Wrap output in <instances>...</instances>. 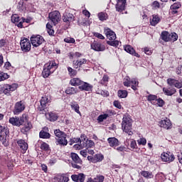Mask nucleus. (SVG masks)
Here are the masks:
<instances>
[{
    "mask_svg": "<svg viewBox=\"0 0 182 182\" xmlns=\"http://www.w3.org/2000/svg\"><path fill=\"white\" fill-rule=\"evenodd\" d=\"M132 118H130V115H124L122 122V129L123 132L129 134V136L133 134V132H132Z\"/></svg>",
    "mask_w": 182,
    "mask_h": 182,
    "instance_id": "nucleus-1",
    "label": "nucleus"
},
{
    "mask_svg": "<svg viewBox=\"0 0 182 182\" xmlns=\"http://www.w3.org/2000/svg\"><path fill=\"white\" fill-rule=\"evenodd\" d=\"M104 32L109 39V41H107V45L115 48L119 46V41L116 40V33L113 31L110 28H105Z\"/></svg>",
    "mask_w": 182,
    "mask_h": 182,
    "instance_id": "nucleus-2",
    "label": "nucleus"
},
{
    "mask_svg": "<svg viewBox=\"0 0 182 182\" xmlns=\"http://www.w3.org/2000/svg\"><path fill=\"white\" fill-rule=\"evenodd\" d=\"M28 122V114H23L21 117H11L9 120L10 124L12 126H16L20 127V126H23L24 123Z\"/></svg>",
    "mask_w": 182,
    "mask_h": 182,
    "instance_id": "nucleus-3",
    "label": "nucleus"
},
{
    "mask_svg": "<svg viewBox=\"0 0 182 182\" xmlns=\"http://www.w3.org/2000/svg\"><path fill=\"white\" fill-rule=\"evenodd\" d=\"M57 68L58 65H56V63H55V61H50V63H47L44 65V68L42 72L43 77L44 78L49 77V75L51 73H53Z\"/></svg>",
    "mask_w": 182,
    "mask_h": 182,
    "instance_id": "nucleus-4",
    "label": "nucleus"
},
{
    "mask_svg": "<svg viewBox=\"0 0 182 182\" xmlns=\"http://www.w3.org/2000/svg\"><path fill=\"white\" fill-rule=\"evenodd\" d=\"M161 38L164 42H176L178 39V36L176 33H168V31H162Z\"/></svg>",
    "mask_w": 182,
    "mask_h": 182,
    "instance_id": "nucleus-5",
    "label": "nucleus"
},
{
    "mask_svg": "<svg viewBox=\"0 0 182 182\" xmlns=\"http://www.w3.org/2000/svg\"><path fill=\"white\" fill-rule=\"evenodd\" d=\"M8 137H9V129L5 125H0V141L3 144H6Z\"/></svg>",
    "mask_w": 182,
    "mask_h": 182,
    "instance_id": "nucleus-6",
    "label": "nucleus"
},
{
    "mask_svg": "<svg viewBox=\"0 0 182 182\" xmlns=\"http://www.w3.org/2000/svg\"><path fill=\"white\" fill-rule=\"evenodd\" d=\"M26 107V105L25 104V101L21 100L16 102L14 105V114H20V113H22L23 110H25Z\"/></svg>",
    "mask_w": 182,
    "mask_h": 182,
    "instance_id": "nucleus-7",
    "label": "nucleus"
},
{
    "mask_svg": "<svg viewBox=\"0 0 182 182\" xmlns=\"http://www.w3.org/2000/svg\"><path fill=\"white\" fill-rule=\"evenodd\" d=\"M31 45L34 48H38V46H41V45H42L43 42H45V38H43V37H42V36L40 35L33 36L31 38Z\"/></svg>",
    "mask_w": 182,
    "mask_h": 182,
    "instance_id": "nucleus-8",
    "label": "nucleus"
},
{
    "mask_svg": "<svg viewBox=\"0 0 182 182\" xmlns=\"http://www.w3.org/2000/svg\"><path fill=\"white\" fill-rule=\"evenodd\" d=\"M49 102V99L46 97V95L41 97V100H40V105L38 107V110L41 112L42 114H46V111L45 109H46V106Z\"/></svg>",
    "mask_w": 182,
    "mask_h": 182,
    "instance_id": "nucleus-9",
    "label": "nucleus"
},
{
    "mask_svg": "<svg viewBox=\"0 0 182 182\" xmlns=\"http://www.w3.org/2000/svg\"><path fill=\"white\" fill-rule=\"evenodd\" d=\"M18 89V84L13 83L11 85L5 84L3 86V93L4 95H10L11 92H15Z\"/></svg>",
    "mask_w": 182,
    "mask_h": 182,
    "instance_id": "nucleus-10",
    "label": "nucleus"
},
{
    "mask_svg": "<svg viewBox=\"0 0 182 182\" xmlns=\"http://www.w3.org/2000/svg\"><path fill=\"white\" fill-rule=\"evenodd\" d=\"M48 18H50L54 25H57V23L60 21V13L58 11H52L49 14Z\"/></svg>",
    "mask_w": 182,
    "mask_h": 182,
    "instance_id": "nucleus-11",
    "label": "nucleus"
},
{
    "mask_svg": "<svg viewBox=\"0 0 182 182\" xmlns=\"http://www.w3.org/2000/svg\"><path fill=\"white\" fill-rule=\"evenodd\" d=\"M20 45L21 50H23V52H29V50H31V45L29 39L24 38L21 40L20 42Z\"/></svg>",
    "mask_w": 182,
    "mask_h": 182,
    "instance_id": "nucleus-12",
    "label": "nucleus"
},
{
    "mask_svg": "<svg viewBox=\"0 0 182 182\" xmlns=\"http://www.w3.org/2000/svg\"><path fill=\"white\" fill-rule=\"evenodd\" d=\"M91 49L95 50V52H103L106 50V46L97 41H94L91 43Z\"/></svg>",
    "mask_w": 182,
    "mask_h": 182,
    "instance_id": "nucleus-13",
    "label": "nucleus"
},
{
    "mask_svg": "<svg viewBox=\"0 0 182 182\" xmlns=\"http://www.w3.org/2000/svg\"><path fill=\"white\" fill-rule=\"evenodd\" d=\"M55 182H68L69 176L66 173H59L54 177Z\"/></svg>",
    "mask_w": 182,
    "mask_h": 182,
    "instance_id": "nucleus-14",
    "label": "nucleus"
},
{
    "mask_svg": "<svg viewBox=\"0 0 182 182\" xmlns=\"http://www.w3.org/2000/svg\"><path fill=\"white\" fill-rule=\"evenodd\" d=\"M161 159L165 162L171 163V161H174V155L171 152H164L161 155Z\"/></svg>",
    "mask_w": 182,
    "mask_h": 182,
    "instance_id": "nucleus-15",
    "label": "nucleus"
},
{
    "mask_svg": "<svg viewBox=\"0 0 182 182\" xmlns=\"http://www.w3.org/2000/svg\"><path fill=\"white\" fill-rule=\"evenodd\" d=\"M126 8V0H117L116 10L118 12H123Z\"/></svg>",
    "mask_w": 182,
    "mask_h": 182,
    "instance_id": "nucleus-16",
    "label": "nucleus"
},
{
    "mask_svg": "<svg viewBox=\"0 0 182 182\" xmlns=\"http://www.w3.org/2000/svg\"><path fill=\"white\" fill-rule=\"evenodd\" d=\"M63 21H64V22H66L67 23L73 22L75 21V16H73V14L65 11L63 16Z\"/></svg>",
    "mask_w": 182,
    "mask_h": 182,
    "instance_id": "nucleus-17",
    "label": "nucleus"
},
{
    "mask_svg": "<svg viewBox=\"0 0 182 182\" xmlns=\"http://www.w3.org/2000/svg\"><path fill=\"white\" fill-rule=\"evenodd\" d=\"M17 144L18 146H19V148L21 149V153L23 154H25L26 153V150H28V143H26L25 141V140L23 139H19L18 141H17Z\"/></svg>",
    "mask_w": 182,
    "mask_h": 182,
    "instance_id": "nucleus-18",
    "label": "nucleus"
},
{
    "mask_svg": "<svg viewBox=\"0 0 182 182\" xmlns=\"http://www.w3.org/2000/svg\"><path fill=\"white\" fill-rule=\"evenodd\" d=\"M92 89H93V85L87 82H85L83 81L81 82V85L79 86L80 90H85V92H92Z\"/></svg>",
    "mask_w": 182,
    "mask_h": 182,
    "instance_id": "nucleus-19",
    "label": "nucleus"
},
{
    "mask_svg": "<svg viewBox=\"0 0 182 182\" xmlns=\"http://www.w3.org/2000/svg\"><path fill=\"white\" fill-rule=\"evenodd\" d=\"M71 178L73 181L85 182V178H86V176L83 173H79L77 175H72Z\"/></svg>",
    "mask_w": 182,
    "mask_h": 182,
    "instance_id": "nucleus-20",
    "label": "nucleus"
},
{
    "mask_svg": "<svg viewBox=\"0 0 182 182\" xmlns=\"http://www.w3.org/2000/svg\"><path fill=\"white\" fill-rule=\"evenodd\" d=\"M159 126L160 127H163L164 129L168 130V129H171V121L166 118L159 122Z\"/></svg>",
    "mask_w": 182,
    "mask_h": 182,
    "instance_id": "nucleus-21",
    "label": "nucleus"
},
{
    "mask_svg": "<svg viewBox=\"0 0 182 182\" xmlns=\"http://www.w3.org/2000/svg\"><path fill=\"white\" fill-rule=\"evenodd\" d=\"M125 52H127V53H130V55H133V56H136V58H140V55L139 53H136L134 50V48L132 47L130 45L125 46L124 47Z\"/></svg>",
    "mask_w": 182,
    "mask_h": 182,
    "instance_id": "nucleus-22",
    "label": "nucleus"
},
{
    "mask_svg": "<svg viewBox=\"0 0 182 182\" xmlns=\"http://www.w3.org/2000/svg\"><path fill=\"white\" fill-rule=\"evenodd\" d=\"M23 127L21 128V132L23 134H26L31 129H32V124L29 122H28V117H27V122H25L23 124Z\"/></svg>",
    "mask_w": 182,
    "mask_h": 182,
    "instance_id": "nucleus-23",
    "label": "nucleus"
},
{
    "mask_svg": "<svg viewBox=\"0 0 182 182\" xmlns=\"http://www.w3.org/2000/svg\"><path fill=\"white\" fill-rule=\"evenodd\" d=\"M55 144L57 146H68V139H66V136H63L61 138H57Z\"/></svg>",
    "mask_w": 182,
    "mask_h": 182,
    "instance_id": "nucleus-24",
    "label": "nucleus"
},
{
    "mask_svg": "<svg viewBox=\"0 0 182 182\" xmlns=\"http://www.w3.org/2000/svg\"><path fill=\"white\" fill-rule=\"evenodd\" d=\"M82 147L83 149H86V150L93 149V147H95V142L92 140L87 139L85 141L82 142Z\"/></svg>",
    "mask_w": 182,
    "mask_h": 182,
    "instance_id": "nucleus-25",
    "label": "nucleus"
},
{
    "mask_svg": "<svg viewBox=\"0 0 182 182\" xmlns=\"http://www.w3.org/2000/svg\"><path fill=\"white\" fill-rule=\"evenodd\" d=\"M107 141L110 147H117L119 146V140L115 137L108 138Z\"/></svg>",
    "mask_w": 182,
    "mask_h": 182,
    "instance_id": "nucleus-26",
    "label": "nucleus"
},
{
    "mask_svg": "<svg viewBox=\"0 0 182 182\" xmlns=\"http://www.w3.org/2000/svg\"><path fill=\"white\" fill-rule=\"evenodd\" d=\"M163 92L165 95H166V96H173V95H174V93H176V88L174 87H164L163 88Z\"/></svg>",
    "mask_w": 182,
    "mask_h": 182,
    "instance_id": "nucleus-27",
    "label": "nucleus"
},
{
    "mask_svg": "<svg viewBox=\"0 0 182 182\" xmlns=\"http://www.w3.org/2000/svg\"><path fill=\"white\" fill-rule=\"evenodd\" d=\"M140 174L141 176H142V177H144V178H146V180L154 178V175H153V173L148 171H141Z\"/></svg>",
    "mask_w": 182,
    "mask_h": 182,
    "instance_id": "nucleus-28",
    "label": "nucleus"
},
{
    "mask_svg": "<svg viewBox=\"0 0 182 182\" xmlns=\"http://www.w3.org/2000/svg\"><path fill=\"white\" fill-rule=\"evenodd\" d=\"M47 119L50 120V122H56L58 120V115L53 112H49L48 114H46Z\"/></svg>",
    "mask_w": 182,
    "mask_h": 182,
    "instance_id": "nucleus-29",
    "label": "nucleus"
},
{
    "mask_svg": "<svg viewBox=\"0 0 182 182\" xmlns=\"http://www.w3.org/2000/svg\"><path fill=\"white\" fill-rule=\"evenodd\" d=\"M82 80L79 78H73L70 80V84L72 85V86H80V85H82Z\"/></svg>",
    "mask_w": 182,
    "mask_h": 182,
    "instance_id": "nucleus-30",
    "label": "nucleus"
},
{
    "mask_svg": "<svg viewBox=\"0 0 182 182\" xmlns=\"http://www.w3.org/2000/svg\"><path fill=\"white\" fill-rule=\"evenodd\" d=\"M70 156L74 163H76L77 164H80V163H82V161L80 160V158H79L77 154L71 153Z\"/></svg>",
    "mask_w": 182,
    "mask_h": 182,
    "instance_id": "nucleus-31",
    "label": "nucleus"
},
{
    "mask_svg": "<svg viewBox=\"0 0 182 182\" xmlns=\"http://www.w3.org/2000/svg\"><path fill=\"white\" fill-rule=\"evenodd\" d=\"M118 97H120V99H124L127 97V90H119L117 92Z\"/></svg>",
    "mask_w": 182,
    "mask_h": 182,
    "instance_id": "nucleus-32",
    "label": "nucleus"
},
{
    "mask_svg": "<svg viewBox=\"0 0 182 182\" xmlns=\"http://www.w3.org/2000/svg\"><path fill=\"white\" fill-rule=\"evenodd\" d=\"M128 146L129 147V150H134V149L137 148V143L136 142V140L131 139L129 140Z\"/></svg>",
    "mask_w": 182,
    "mask_h": 182,
    "instance_id": "nucleus-33",
    "label": "nucleus"
},
{
    "mask_svg": "<svg viewBox=\"0 0 182 182\" xmlns=\"http://www.w3.org/2000/svg\"><path fill=\"white\" fill-rule=\"evenodd\" d=\"M159 22H160V18H159V16L154 15L152 20L150 21L151 25L152 26H156Z\"/></svg>",
    "mask_w": 182,
    "mask_h": 182,
    "instance_id": "nucleus-34",
    "label": "nucleus"
},
{
    "mask_svg": "<svg viewBox=\"0 0 182 182\" xmlns=\"http://www.w3.org/2000/svg\"><path fill=\"white\" fill-rule=\"evenodd\" d=\"M65 93L67 95H76V93H77V88H76V87H68L65 90Z\"/></svg>",
    "mask_w": 182,
    "mask_h": 182,
    "instance_id": "nucleus-35",
    "label": "nucleus"
},
{
    "mask_svg": "<svg viewBox=\"0 0 182 182\" xmlns=\"http://www.w3.org/2000/svg\"><path fill=\"white\" fill-rule=\"evenodd\" d=\"M41 139H50V134L45 132L44 130H41L39 134Z\"/></svg>",
    "mask_w": 182,
    "mask_h": 182,
    "instance_id": "nucleus-36",
    "label": "nucleus"
},
{
    "mask_svg": "<svg viewBox=\"0 0 182 182\" xmlns=\"http://www.w3.org/2000/svg\"><path fill=\"white\" fill-rule=\"evenodd\" d=\"M131 86L133 90H137V86H139V81L136 79L132 78L131 80Z\"/></svg>",
    "mask_w": 182,
    "mask_h": 182,
    "instance_id": "nucleus-37",
    "label": "nucleus"
},
{
    "mask_svg": "<svg viewBox=\"0 0 182 182\" xmlns=\"http://www.w3.org/2000/svg\"><path fill=\"white\" fill-rule=\"evenodd\" d=\"M54 134L56 136L58 139H60L61 137H63V136H66V134L65 132L60 131V129H55L54 131Z\"/></svg>",
    "mask_w": 182,
    "mask_h": 182,
    "instance_id": "nucleus-38",
    "label": "nucleus"
},
{
    "mask_svg": "<svg viewBox=\"0 0 182 182\" xmlns=\"http://www.w3.org/2000/svg\"><path fill=\"white\" fill-rule=\"evenodd\" d=\"M70 106H71V109L75 110V112L76 113H77L78 114H80V111L79 110L80 107H79V105H77V103H76V102H71Z\"/></svg>",
    "mask_w": 182,
    "mask_h": 182,
    "instance_id": "nucleus-39",
    "label": "nucleus"
},
{
    "mask_svg": "<svg viewBox=\"0 0 182 182\" xmlns=\"http://www.w3.org/2000/svg\"><path fill=\"white\" fill-rule=\"evenodd\" d=\"M17 9L20 11V12H25L26 11V6L24 5L23 1L18 3Z\"/></svg>",
    "mask_w": 182,
    "mask_h": 182,
    "instance_id": "nucleus-40",
    "label": "nucleus"
},
{
    "mask_svg": "<svg viewBox=\"0 0 182 182\" xmlns=\"http://www.w3.org/2000/svg\"><path fill=\"white\" fill-rule=\"evenodd\" d=\"M9 79V75L8 73L0 72V82Z\"/></svg>",
    "mask_w": 182,
    "mask_h": 182,
    "instance_id": "nucleus-41",
    "label": "nucleus"
},
{
    "mask_svg": "<svg viewBox=\"0 0 182 182\" xmlns=\"http://www.w3.org/2000/svg\"><path fill=\"white\" fill-rule=\"evenodd\" d=\"M123 85L127 87H130L132 85V80L129 77H126L124 80Z\"/></svg>",
    "mask_w": 182,
    "mask_h": 182,
    "instance_id": "nucleus-42",
    "label": "nucleus"
},
{
    "mask_svg": "<svg viewBox=\"0 0 182 182\" xmlns=\"http://www.w3.org/2000/svg\"><path fill=\"white\" fill-rule=\"evenodd\" d=\"M103 159H105V157L103 156L102 154H95L94 156L95 163H97L99 161H102V160H103Z\"/></svg>",
    "mask_w": 182,
    "mask_h": 182,
    "instance_id": "nucleus-43",
    "label": "nucleus"
},
{
    "mask_svg": "<svg viewBox=\"0 0 182 182\" xmlns=\"http://www.w3.org/2000/svg\"><path fill=\"white\" fill-rule=\"evenodd\" d=\"M98 18L100 21H106L107 19V14L101 12L98 14Z\"/></svg>",
    "mask_w": 182,
    "mask_h": 182,
    "instance_id": "nucleus-44",
    "label": "nucleus"
},
{
    "mask_svg": "<svg viewBox=\"0 0 182 182\" xmlns=\"http://www.w3.org/2000/svg\"><path fill=\"white\" fill-rule=\"evenodd\" d=\"M21 19L19 18V16H18L17 14H14L11 16V22H13V23H15L16 22H21Z\"/></svg>",
    "mask_w": 182,
    "mask_h": 182,
    "instance_id": "nucleus-45",
    "label": "nucleus"
},
{
    "mask_svg": "<svg viewBox=\"0 0 182 182\" xmlns=\"http://www.w3.org/2000/svg\"><path fill=\"white\" fill-rule=\"evenodd\" d=\"M109 117V114H101L97 117V120L100 122H103V120H106V119H107Z\"/></svg>",
    "mask_w": 182,
    "mask_h": 182,
    "instance_id": "nucleus-46",
    "label": "nucleus"
},
{
    "mask_svg": "<svg viewBox=\"0 0 182 182\" xmlns=\"http://www.w3.org/2000/svg\"><path fill=\"white\" fill-rule=\"evenodd\" d=\"M137 143L139 146H146L147 140H146V138L142 137L137 140Z\"/></svg>",
    "mask_w": 182,
    "mask_h": 182,
    "instance_id": "nucleus-47",
    "label": "nucleus"
},
{
    "mask_svg": "<svg viewBox=\"0 0 182 182\" xmlns=\"http://www.w3.org/2000/svg\"><path fill=\"white\" fill-rule=\"evenodd\" d=\"M23 22L29 23V20L26 19L25 18H21V21L17 24L18 28H23V25L22 24Z\"/></svg>",
    "mask_w": 182,
    "mask_h": 182,
    "instance_id": "nucleus-48",
    "label": "nucleus"
},
{
    "mask_svg": "<svg viewBox=\"0 0 182 182\" xmlns=\"http://www.w3.org/2000/svg\"><path fill=\"white\" fill-rule=\"evenodd\" d=\"M180 8H181V4L178 2L177 3H174L173 4H172L170 7V9H180Z\"/></svg>",
    "mask_w": 182,
    "mask_h": 182,
    "instance_id": "nucleus-49",
    "label": "nucleus"
},
{
    "mask_svg": "<svg viewBox=\"0 0 182 182\" xmlns=\"http://www.w3.org/2000/svg\"><path fill=\"white\" fill-rule=\"evenodd\" d=\"M176 82H177V80H175L173 78H168L167 80V83H168V85H169V86H175Z\"/></svg>",
    "mask_w": 182,
    "mask_h": 182,
    "instance_id": "nucleus-50",
    "label": "nucleus"
},
{
    "mask_svg": "<svg viewBox=\"0 0 182 182\" xmlns=\"http://www.w3.org/2000/svg\"><path fill=\"white\" fill-rule=\"evenodd\" d=\"M147 100L149 102H156V100H157V95H149L147 97Z\"/></svg>",
    "mask_w": 182,
    "mask_h": 182,
    "instance_id": "nucleus-51",
    "label": "nucleus"
},
{
    "mask_svg": "<svg viewBox=\"0 0 182 182\" xmlns=\"http://www.w3.org/2000/svg\"><path fill=\"white\" fill-rule=\"evenodd\" d=\"M68 70L69 75H70L71 76H76V74L77 73L76 72V70H74L70 67L68 68Z\"/></svg>",
    "mask_w": 182,
    "mask_h": 182,
    "instance_id": "nucleus-52",
    "label": "nucleus"
},
{
    "mask_svg": "<svg viewBox=\"0 0 182 182\" xmlns=\"http://www.w3.org/2000/svg\"><path fill=\"white\" fill-rule=\"evenodd\" d=\"M155 102H156V105L159 106V107H163L164 105V101L163 100H161V98H159V99L156 98Z\"/></svg>",
    "mask_w": 182,
    "mask_h": 182,
    "instance_id": "nucleus-53",
    "label": "nucleus"
},
{
    "mask_svg": "<svg viewBox=\"0 0 182 182\" xmlns=\"http://www.w3.org/2000/svg\"><path fill=\"white\" fill-rule=\"evenodd\" d=\"M95 182H103L105 181V176H97L94 178Z\"/></svg>",
    "mask_w": 182,
    "mask_h": 182,
    "instance_id": "nucleus-54",
    "label": "nucleus"
},
{
    "mask_svg": "<svg viewBox=\"0 0 182 182\" xmlns=\"http://www.w3.org/2000/svg\"><path fill=\"white\" fill-rule=\"evenodd\" d=\"M153 9H159L160 8V3L157 1H154L151 5Z\"/></svg>",
    "mask_w": 182,
    "mask_h": 182,
    "instance_id": "nucleus-55",
    "label": "nucleus"
},
{
    "mask_svg": "<svg viewBox=\"0 0 182 182\" xmlns=\"http://www.w3.org/2000/svg\"><path fill=\"white\" fill-rule=\"evenodd\" d=\"M64 42H66V43H75V38L67 37L64 39Z\"/></svg>",
    "mask_w": 182,
    "mask_h": 182,
    "instance_id": "nucleus-56",
    "label": "nucleus"
},
{
    "mask_svg": "<svg viewBox=\"0 0 182 182\" xmlns=\"http://www.w3.org/2000/svg\"><path fill=\"white\" fill-rule=\"evenodd\" d=\"M8 45V41L5 39L0 40V48H5Z\"/></svg>",
    "mask_w": 182,
    "mask_h": 182,
    "instance_id": "nucleus-57",
    "label": "nucleus"
},
{
    "mask_svg": "<svg viewBox=\"0 0 182 182\" xmlns=\"http://www.w3.org/2000/svg\"><path fill=\"white\" fill-rule=\"evenodd\" d=\"M41 150H48L49 149V145L45 142L41 144Z\"/></svg>",
    "mask_w": 182,
    "mask_h": 182,
    "instance_id": "nucleus-58",
    "label": "nucleus"
},
{
    "mask_svg": "<svg viewBox=\"0 0 182 182\" xmlns=\"http://www.w3.org/2000/svg\"><path fill=\"white\" fill-rule=\"evenodd\" d=\"M106 82H109V77L107 75H104L100 83L101 85H105Z\"/></svg>",
    "mask_w": 182,
    "mask_h": 182,
    "instance_id": "nucleus-59",
    "label": "nucleus"
},
{
    "mask_svg": "<svg viewBox=\"0 0 182 182\" xmlns=\"http://www.w3.org/2000/svg\"><path fill=\"white\" fill-rule=\"evenodd\" d=\"M175 87H177V89H181L182 87V80L181 81L176 80V82L175 83Z\"/></svg>",
    "mask_w": 182,
    "mask_h": 182,
    "instance_id": "nucleus-60",
    "label": "nucleus"
},
{
    "mask_svg": "<svg viewBox=\"0 0 182 182\" xmlns=\"http://www.w3.org/2000/svg\"><path fill=\"white\" fill-rule=\"evenodd\" d=\"M82 144H83V143H81L80 145V144H75L73 146V147L75 149V150H80V149H83Z\"/></svg>",
    "mask_w": 182,
    "mask_h": 182,
    "instance_id": "nucleus-61",
    "label": "nucleus"
},
{
    "mask_svg": "<svg viewBox=\"0 0 182 182\" xmlns=\"http://www.w3.org/2000/svg\"><path fill=\"white\" fill-rule=\"evenodd\" d=\"M73 66L75 69H79V68H80L81 65H80L78 60L75 62L73 61Z\"/></svg>",
    "mask_w": 182,
    "mask_h": 182,
    "instance_id": "nucleus-62",
    "label": "nucleus"
},
{
    "mask_svg": "<svg viewBox=\"0 0 182 182\" xmlns=\"http://www.w3.org/2000/svg\"><path fill=\"white\" fill-rule=\"evenodd\" d=\"M95 36L96 38H98V39H105V36H103V35H102L101 33H95Z\"/></svg>",
    "mask_w": 182,
    "mask_h": 182,
    "instance_id": "nucleus-63",
    "label": "nucleus"
},
{
    "mask_svg": "<svg viewBox=\"0 0 182 182\" xmlns=\"http://www.w3.org/2000/svg\"><path fill=\"white\" fill-rule=\"evenodd\" d=\"M114 106H115V107H117V109H120L122 107V105H120V102L119 101H114Z\"/></svg>",
    "mask_w": 182,
    "mask_h": 182,
    "instance_id": "nucleus-64",
    "label": "nucleus"
}]
</instances>
